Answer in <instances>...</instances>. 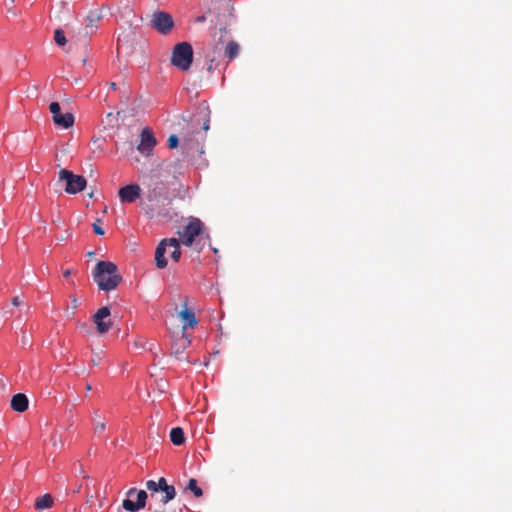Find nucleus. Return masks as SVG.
<instances>
[{"instance_id":"obj_1","label":"nucleus","mask_w":512,"mask_h":512,"mask_svg":"<svg viewBox=\"0 0 512 512\" xmlns=\"http://www.w3.org/2000/svg\"><path fill=\"white\" fill-rule=\"evenodd\" d=\"M117 270V266L110 261H99L96 264L92 274L100 290L109 292L117 288L122 280Z\"/></svg>"},{"instance_id":"obj_32","label":"nucleus","mask_w":512,"mask_h":512,"mask_svg":"<svg viewBox=\"0 0 512 512\" xmlns=\"http://www.w3.org/2000/svg\"><path fill=\"white\" fill-rule=\"evenodd\" d=\"M12 304L15 305V306H19L21 304V300L18 296L14 297L12 299Z\"/></svg>"},{"instance_id":"obj_39","label":"nucleus","mask_w":512,"mask_h":512,"mask_svg":"<svg viewBox=\"0 0 512 512\" xmlns=\"http://www.w3.org/2000/svg\"><path fill=\"white\" fill-rule=\"evenodd\" d=\"M110 86L112 89H116V83L112 82V83H110Z\"/></svg>"},{"instance_id":"obj_36","label":"nucleus","mask_w":512,"mask_h":512,"mask_svg":"<svg viewBox=\"0 0 512 512\" xmlns=\"http://www.w3.org/2000/svg\"><path fill=\"white\" fill-rule=\"evenodd\" d=\"M73 309L77 308L76 299H72Z\"/></svg>"},{"instance_id":"obj_31","label":"nucleus","mask_w":512,"mask_h":512,"mask_svg":"<svg viewBox=\"0 0 512 512\" xmlns=\"http://www.w3.org/2000/svg\"><path fill=\"white\" fill-rule=\"evenodd\" d=\"M105 429L104 422H96L95 423V431H103Z\"/></svg>"},{"instance_id":"obj_29","label":"nucleus","mask_w":512,"mask_h":512,"mask_svg":"<svg viewBox=\"0 0 512 512\" xmlns=\"http://www.w3.org/2000/svg\"><path fill=\"white\" fill-rule=\"evenodd\" d=\"M100 360H101V356H100V354H95V357H93V358L91 359V364H92L93 366H97V365H99Z\"/></svg>"},{"instance_id":"obj_17","label":"nucleus","mask_w":512,"mask_h":512,"mask_svg":"<svg viewBox=\"0 0 512 512\" xmlns=\"http://www.w3.org/2000/svg\"><path fill=\"white\" fill-rule=\"evenodd\" d=\"M170 440L174 445H182L185 442L183 429L180 427L172 428L170 432Z\"/></svg>"},{"instance_id":"obj_8","label":"nucleus","mask_w":512,"mask_h":512,"mask_svg":"<svg viewBox=\"0 0 512 512\" xmlns=\"http://www.w3.org/2000/svg\"><path fill=\"white\" fill-rule=\"evenodd\" d=\"M110 316V309L107 306L101 307L98 311L93 315V322L96 324V328L98 333L104 334L109 331L112 326V322L110 320L105 321L106 318Z\"/></svg>"},{"instance_id":"obj_28","label":"nucleus","mask_w":512,"mask_h":512,"mask_svg":"<svg viewBox=\"0 0 512 512\" xmlns=\"http://www.w3.org/2000/svg\"><path fill=\"white\" fill-rule=\"evenodd\" d=\"M98 222H100V219L93 224V230L97 235H104V230L99 226Z\"/></svg>"},{"instance_id":"obj_42","label":"nucleus","mask_w":512,"mask_h":512,"mask_svg":"<svg viewBox=\"0 0 512 512\" xmlns=\"http://www.w3.org/2000/svg\"><path fill=\"white\" fill-rule=\"evenodd\" d=\"M88 196H89L90 198H93V197H94V193H93V192H91V193H89V195H88Z\"/></svg>"},{"instance_id":"obj_45","label":"nucleus","mask_w":512,"mask_h":512,"mask_svg":"<svg viewBox=\"0 0 512 512\" xmlns=\"http://www.w3.org/2000/svg\"><path fill=\"white\" fill-rule=\"evenodd\" d=\"M155 512H164V511H155Z\"/></svg>"},{"instance_id":"obj_43","label":"nucleus","mask_w":512,"mask_h":512,"mask_svg":"<svg viewBox=\"0 0 512 512\" xmlns=\"http://www.w3.org/2000/svg\"><path fill=\"white\" fill-rule=\"evenodd\" d=\"M94 255V252H88V256H93Z\"/></svg>"},{"instance_id":"obj_26","label":"nucleus","mask_w":512,"mask_h":512,"mask_svg":"<svg viewBox=\"0 0 512 512\" xmlns=\"http://www.w3.org/2000/svg\"><path fill=\"white\" fill-rule=\"evenodd\" d=\"M178 143H179V139L177 137V135H170L169 138H168V147L171 148V149H174L178 146Z\"/></svg>"},{"instance_id":"obj_12","label":"nucleus","mask_w":512,"mask_h":512,"mask_svg":"<svg viewBox=\"0 0 512 512\" xmlns=\"http://www.w3.org/2000/svg\"><path fill=\"white\" fill-rule=\"evenodd\" d=\"M178 316L183 321V330L193 328L197 324V319L194 312L187 308V298H185L184 308L178 312Z\"/></svg>"},{"instance_id":"obj_18","label":"nucleus","mask_w":512,"mask_h":512,"mask_svg":"<svg viewBox=\"0 0 512 512\" xmlns=\"http://www.w3.org/2000/svg\"><path fill=\"white\" fill-rule=\"evenodd\" d=\"M170 247L173 248L170 257L173 261L178 262L181 257L180 241L176 238H169Z\"/></svg>"},{"instance_id":"obj_25","label":"nucleus","mask_w":512,"mask_h":512,"mask_svg":"<svg viewBox=\"0 0 512 512\" xmlns=\"http://www.w3.org/2000/svg\"><path fill=\"white\" fill-rule=\"evenodd\" d=\"M203 113V118L205 119L204 121V124H203V129L205 131H207L209 129V117H210V111H209V108L208 107H205L202 111Z\"/></svg>"},{"instance_id":"obj_37","label":"nucleus","mask_w":512,"mask_h":512,"mask_svg":"<svg viewBox=\"0 0 512 512\" xmlns=\"http://www.w3.org/2000/svg\"><path fill=\"white\" fill-rule=\"evenodd\" d=\"M85 389H86V392H89V391L92 389V387H91V385H90V384H87V385H86V387H85Z\"/></svg>"},{"instance_id":"obj_22","label":"nucleus","mask_w":512,"mask_h":512,"mask_svg":"<svg viewBox=\"0 0 512 512\" xmlns=\"http://www.w3.org/2000/svg\"><path fill=\"white\" fill-rule=\"evenodd\" d=\"M54 40L59 46H64L67 43L64 31L62 29H56L54 32Z\"/></svg>"},{"instance_id":"obj_16","label":"nucleus","mask_w":512,"mask_h":512,"mask_svg":"<svg viewBox=\"0 0 512 512\" xmlns=\"http://www.w3.org/2000/svg\"><path fill=\"white\" fill-rule=\"evenodd\" d=\"M53 503V497L50 494H44L36 498L34 506L36 510L42 511L51 508Z\"/></svg>"},{"instance_id":"obj_3","label":"nucleus","mask_w":512,"mask_h":512,"mask_svg":"<svg viewBox=\"0 0 512 512\" xmlns=\"http://www.w3.org/2000/svg\"><path fill=\"white\" fill-rule=\"evenodd\" d=\"M59 180L66 182L65 192L76 194L85 189L87 181L83 176L76 175L69 170L62 169L59 172Z\"/></svg>"},{"instance_id":"obj_11","label":"nucleus","mask_w":512,"mask_h":512,"mask_svg":"<svg viewBox=\"0 0 512 512\" xmlns=\"http://www.w3.org/2000/svg\"><path fill=\"white\" fill-rule=\"evenodd\" d=\"M170 247L169 239H163L156 247L155 262L158 269H164L167 266V259L165 258L166 248Z\"/></svg>"},{"instance_id":"obj_2","label":"nucleus","mask_w":512,"mask_h":512,"mask_svg":"<svg viewBox=\"0 0 512 512\" xmlns=\"http://www.w3.org/2000/svg\"><path fill=\"white\" fill-rule=\"evenodd\" d=\"M193 61V49L188 42H180L172 51L171 63L180 70L186 71Z\"/></svg>"},{"instance_id":"obj_40","label":"nucleus","mask_w":512,"mask_h":512,"mask_svg":"<svg viewBox=\"0 0 512 512\" xmlns=\"http://www.w3.org/2000/svg\"><path fill=\"white\" fill-rule=\"evenodd\" d=\"M80 488H81V486H75L76 490H74V492H79Z\"/></svg>"},{"instance_id":"obj_34","label":"nucleus","mask_w":512,"mask_h":512,"mask_svg":"<svg viewBox=\"0 0 512 512\" xmlns=\"http://www.w3.org/2000/svg\"><path fill=\"white\" fill-rule=\"evenodd\" d=\"M63 275H64L65 278H68L71 275V271L70 270H66V271H64Z\"/></svg>"},{"instance_id":"obj_21","label":"nucleus","mask_w":512,"mask_h":512,"mask_svg":"<svg viewBox=\"0 0 512 512\" xmlns=\"http://www.w3.org/2000/svg\"><path fill=\"white\" fill-rule=\"evenodd\" d=\"M187 489H189L191 492H193L195 497H200L203 494L202 489L200 487H198L197 481L193 478L189 480Z\"/></svg>"},{"instance_id":"obj_33","label":"nucleus","mask_w":512,"mask_h":512,"mask_svg":"<svg viewBox=\"0 0 512 512\" xmlns=\"http://www.w3.org/2000/svg\"><path fill=\"white\" fill-rule=\"evenodd\" d=\"M14 2H15V0H6V1H5V5H6V6L13 5V4H14Z\"/></svg>"},{"instance_id":"obj_13","label":"nucleus","mask_w":512,"mask_h":512,"mask_svg":"<svg viewBox=\"0 0 512 512\" xmlns=\"http://www.w3.org/2000/svg\"><path fill=\"white\" fill-rule=\"evenodd\" d=\"M191 340L188 336L182 335L178 338L171 346V355H174L177 359L181 360L184 351L190 345Z\"/></svg>"},{"instance_id":"obj_15","label":"nucleus","mask_w":512,"mask_h":512,"mask_svg":"<svg viewBox=\"0 0 512 512\" xmlns=\"http://www.w3.org/2000/svg\"><path fill=\"white\" fill-rule=\"evenodd\" d=\"M28 398L23 393H18L14 395L11 399V408L16 412H24L28 408Z\"/></svg>"},{"instance_id":"obj_6","label":"nucleus","mask_w":512,"mask_h":512,"mask_svg":"<svg viewBox=\"0 0 512 512\" xmlns=\"http://www.w3.org/2000/svg\"><path fill=\"white\" fill-rule=\"evenodd\" d=\"M134 494L137 496L136 502H133L129 498L124 499L122 502V507L129 512H137L146 506V500L148 498L147 492L144 490L137 491L135 488H130L127 491L128 497H132Z\"/></svg>"},{"instance_id":"obj_5","label":"nucleus","mask_w":512,"mask_h":512,"mask_svg":"<svg viewBox=\"0 0 512 512\" xmlns=\"http://www.w3.org/2000/svg\"><path fill=\"white\" fill-rule=\"evenodd\" d=\"M151 26L159 33L166 35L172 30L174 21L169 13L156 11L152 17Z\"/></svg>"},{"instance_id":"obj_9","label":"nucleus","mask_w":512,"mask_h":512,"mask_svg":"<svg viewBox=\"0 0 512 512\" xmlns=\"http://www.w3.org/2000/svg\"><path fill=\"white\" fill-rule=\"evenodd\" d=\"M141 195V188L137 184H129L119 189L118 196L122 203H133Z\"/></svg>"},{"instance_id":"obj_20","label":"nucleus","mask_w":512,"mask_h":512,"mask_svg":"<svg viewBox=\"0 0 512 512\" xmlns=\"http://www.w3.org/2000/svg\"><path fill=\"white\" fill-rule=\"evenodd\" d=\"M162 492L164 493L163 497L161 498V502L163 504H167L169 501L174 499L176 496L175 487L172 485H170L169 487H166Z\"/></svg>"},{"instance_id":"obj_14","label":"nucleus","mask_w":512,"mask_h":512,"mask_svg":"<svg viewBox=\"0 0 512 512\" xmlns=\"http://www.w3.org/2000/svg\"><path fill=\"white\" fill-rule=\"evenodd\" d=\"M101 14L99 11H90L87 20L89 23L83 28V34L85 37H88L89 35L95 33L97 26L94 24L95 22L99 21L101 19Z\"/></svg>"},{"instance_id":"obj_27","label":"nucleus","mask_w":512,"mask_h":512,"mask_svg":"<svg viewBox=\"0 0 512 512\" xmlns=\"http://www.w3.org/2000/svg\"><path fill=\"white\" fill-rule=\"evenodd\" d=\"M157 486L160 489V491H163L166 487H169L170 485L167 484L165 478L161 477L157 482Z\"/></svg>"},{"instance_id":"obj_4","label":"nucleus","mask_w":512,"mask_h":512,"mask_svg":"<svg viewBox=\"0 0 512 512\" xmlns=\"http://www.w3.org/2000/svg\"><path fill=\"white\" fill-rule=\"evenodd\" d=\"M203 224L198 218H192L189 223L183 228L182 231H178L181 243L187 247H190L195 238L202 234Z\"/></svg>"},{"instance_id":"obj_30","label":"nucleus","mask_w":512,"mask_h":512,"mask_svg":"<svg viewBox=\"0 0 512 512\" xmlns=\"http://www.w3.org/2000/svg\"><path fill=\"white\" fill-rule=\"evenodd\" d=\"M21 343L23 346L31 344L29 337L25 333L21 337Z\"/></svg>"},{"instance_id":"obj_35","label":"nucleus","mask_w":512,"mask_h":512,"mask_svg":"<svg viewBox=\"0 0 512 512\" xmlns=\"http://www.w3.org/2000/svg\"><path fill=\"white\" fill-rule=\"evenodd\" d=\"M8 12L12 13L13 16H16V11L12 8H8Z\"/></svg>"},{"instance_id":"obj_7","label":"nucleus","mask_w":512,"mask_h":512,"mask_svg":"<svg viewBox=\"0 0 512 512\" xmlns=\"http://www.w3.org/2000/svg\"><path fill=\"white\" fill-rule=\"evenodd\" d=\"M49 110L52 113V119L55 125L60 126L62 128L68 129L74 124V116L72 113H61V107L58 102H52L49 105Z\"/></svg>"},{"instance_id":"obj_24","label":"nucleus","mask_w":512,"mask_h":512,"mask_svg":"<svg viewBox=\"0 0 512 512\" xmlns=\"http://www.w3.org/2000/svg\"><path fill=\"white\" fill-rule=\"evenodd\" d=\"M146 488H147V490H148V491H150V493H151V494H150V495H151V497H153V496H154V493H157V492H159V491H160V489H159V488H158V486H157V482H156V481H154V480H149V481H147V482H146Z\"/></svg>"},{"instance_id":"obj_41","label":"nucleus","mask_w":512,"mask_h":512,"mask_svg":"<svg viewBox=\"0 0 512 512\" xmlns=\"http://www.w3.org/2000/svg\"><path fill=\"white\" fill-rule=\"evenodd\" d=\"M80 488H81V486H75L76 490H74V492H79Z\"/></svg>"},{"instance_id":"obj_10","label":"nucleus","mask_w":512,"mask_h":512,"mask_svg":"<svg viewBox=\"0 0 512 512\" xmlns=\"http://www.w3.org/2000/svg\"><path fill=\"white\" fill-rule=\"evenodd\" d=\"M156 144V140L151 132L145 128L141 132V141L137 149L145 156H149Z\"/></svg>"},{"instance_id":"obj_44","label":"nucleus","mask_w":512,"mask_h":512,"mask_svg":"<svg viewBox=\"0 0 512 512\" xmlns=\"http://www.w3.org/2000/svg\"><path fill=\"white\" fill-rule=\"evenodd\" d=\"M82 472H83V470H82V468L80 467V468H79V470H78V473H82Z\"/></svg>"},{"instance_id":"obj_38","label":"nucleus","mask_w":512,"mask_h":512,"mask_svg":"<svg viewBox=\"0 0 512 512\" xmlns=\"http://www.w3.org/2000/svg\"><path fill=\"white\" fill-rule=\"evenodd\" d=\"M204 19H205L204 16H200L197 18V21L202 22V21H204Z\"/></svg>"},{"instance_id":"obj_23","label":"nucleus","mask_w":512,"mask_h":512,"mask_svg":"<svg viewBox=\"0 0 512 512\" xmlns=\"http://www.w3.org/2000/svg\"><path fill=\"white\" fill-rule=\"evenodd\" d=\"M161 185V183L157 184L154 189L148 193L147 198L150 202L155 201L161 195Z\"/></svg>"},{"instance_id":"obj_19","label":"nucleus","mask_w":512,"mask_h":512,"mask_svg":"<svg viewBox=\"0 0 512 512\" xmlns=\"http://www.w3.org/2000/svg\"><path fill=\"white\" fill-rule=\"evenodd\" d=\"M239 51H240V46L238 45V43H236L234 41H230L226 46L225 55L229 59H234L238 56Z\"/></svg>"}]
</instances>
